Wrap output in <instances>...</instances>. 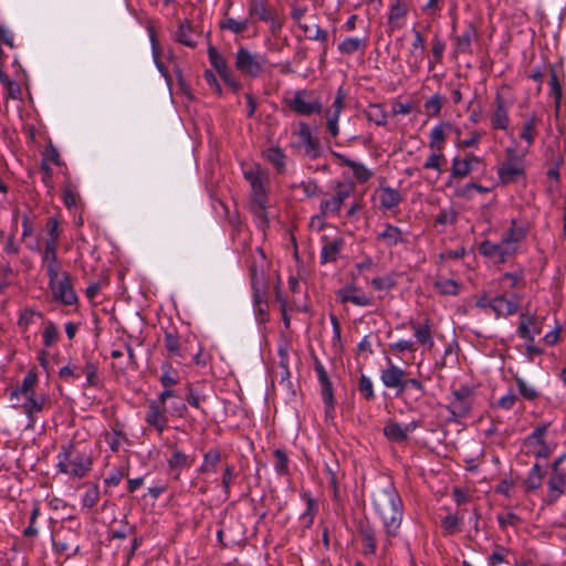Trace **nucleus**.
<instances>
[{
    "mask_svg": "<svg viewBox=\"0 0 566 566\" xmlns=\"http://www.w3.org/2000/svg\"><path fill=\"white\" fill-rule=\"evenodd\" d=\"M433 286L441 295L455 296L460 292V284L457 281L443 276H439Z\"/></svg>",
    "mask_w": 566,
    "mask_h": 566,
    "instance_id": "42",
    "label": "nucleus"
},
{
    "mask_svg": "<svg viewBox=\"0 0 566 566\" xmlns=\"http://www.w3.org/2000/svg\"><path fill=\"white\" fill-rule=\"evenodd\" d=\"M476 28L471 22H469L463 29L462 33L453 38L454 52L457 54L470 53L472 41L476 39Z\"/></svg>",
    "mask_w": 566,
    "mask_h": 566,
    "instance_id": "24",
    "label": "nucleus"
},
{
    "mask_svg": "<svg viewBox=\"0 0 566 566\" xmlns=\"http://www.w3.org/2000/svg\"><path fill=\"white\" fill-rule=\"evenodd\" d=\"M358 391L363 398L366 400H373L375 398L374 387L371 380L361 375L358 381Z\"/></svg>",
    "mask_w": 566,
    "mask_h": 566,
    "instance_id": "60",
    "label": "nucleus"
},
{
    "mask_svg": "<svg viewBox=\"0 0 566 566\" xmlns=\"http://www.w3.org/2000/svg\"><path fill=\"white\" fill-rule=\"evenodd\" d=\"M406 375L400 367L388 359V367L381 370L380 378L387 388H394L397 390V395H400Z\"/></svg>",
    "mask_w": 566,
    "mask_h": 566,
    "instance_id": "19",
    "label": "nucleus"
},
{
    "mask_svg": "<svg viewBox=\"0 0 566 566\" xmlns=\"http://www.w3.org/2000/svg\"><path fill=\"white\" fill-rule=\"evenodd\" d=\"M442 105L443 97L439 94H434L424 102L423 107L429 117H436L440 114Z\"/></svg>",
    "mask_w": 566,
    "mask_h": 566,
    "instance_id": "54",
    "label": "nucleus"
},
{
    "mask_svg": "<svg viewBox=\"0 0 566 566\" xmlns=\"http://www.w3.org/2000/svg\"><path fill=\"white\" fill-rule=\"evenodd\" d=\"M219 25L222 30H228L233 34H241L248 30L249 20H235L232 17L226 15Z\"/></svg>",
    "mask_w": 566,
    "mask_h": 566,
    "instance_id": "45",
    "label": "nucleus"
},
{
    "mask_svg": "<svg viewBox=\"0 0 566 566\" xmlns=\"http://www.w3.org/2000/svg\"><path fill=\"white\" fill-rule=\"evenodd\" d=\"M481 159L474 155H470L467 158L454 157L452 159L450 178H465L468 177L473 166L472 164H480Z\"/></svg>",
    "mask_w": 566,
    "mask_h": 566,
    "instance_id": "25",
    "label": "nucleus"
},
{
    "mask_svg": "<svg viewBox=\"0 0 566 566\" xmlns=\"http://www.w3.org/2000/svg\"><path fill=\"white\" fill-rule=\"evenodd\" d=\"M275 377H279V384L286 388L292 389L291 374L289 370L287 356H281V360L277 366V370L274 371Z\"/></svg>",
    "mask_w": 566,
    "mask_h": 566,
    "instance_id": "47",
    "label": "nucleus"
},
{
    "mask_svg": "<svg viewBox=\"0 0 566 566\" xmlns=\"http://www.w3.org/2000/svg\"><path fill=\"white\" fill-rule=\"evenodd\" d=\"M547 502L555 503L566 490V472L565 471H551L547 481Z\"/></svg>",
    "mask_w": 566,
    "mask_h": 566,
    "instance_id": "22",
    "label": "nucleus"
},
{
    "mask_svg": "<svg viewBox=\"0 0 566 566\" xmlns=\"http://www.w3.org/2000/svg\"><path fill=\"white\" fill-rule=\"evenodd\" d=\"M208 57L211 65L217 70L218 73H224L226 67H228L227 61L221 55L216 48L209 46L208 49Z\"/></svg>",
    "mask_w": 566,
    "mask_h": 566,
    "instance_id": "55",
    "label": "nucleus"
},
{
    "mask_svg": "<svg viewBox=\"0 0 566 566\" xmlns=\"http://www.w3.org/2000/svg\"><path fill=\"white\" fill-rule=\"evenodd\" d=\"M365 116L377 126L384 127L388 123V114L380 104H369L365 111Z\"/></svg>",
    "mask_w": 566,
    "mask_h": 566,
    "instance_id": "41",
    "label": "nucleus"
},
{
    "mask_svg": "<svg viewBox=\"0 0 566 566\" xmlns=\"http://www.w3.org/2000/svg\"><path fill=\"white\" fill-rule=\"evenodd\" d=\"M359 536L361 539V553L364 556H376L377 552V532L375 527L368 522H360L358 526Z\"/></svg>",
    "mask_w": 566,
    "mask_h": 566,
    "instance_id": "16",
    "label": "nucleus"
},
{
    "mask_svg": "<svg viewBox=\"0 0 566 566\" xmlns=\"http://www.w3.org/2000/svg\"><path fill=\"white\" fill-rule=\"evenodd\" d=\"M450 126V123H440L431 129L429 142V146L431 148H437L438 150H441L442 145L447 138L446 128H449Z\"/></svg>",
    "mask_w": 566,
    "mask_h": 566,
    "instance_id": "44",
    "label": "nucleus"
},
{
    "mask_svg": "<svg viewBox=\"0 0 566 566\" xmlns=\"http://www.w3.org/2000/svg\"><path fill=\"white\" fill-rule=\"evenodd\" d=\"M548 427L549 423H542L524 439L523 450L527 455L546 459L553 453L554 448L545 442Z\"/></svg>",
    "mask_w": 566,
    "mask_h": 566,
    "instance_id": "8",
    "label": "nucleus"
},
{
    "mask_svg": "<svg viewBox=\"0 0 566 566\" xmlns=\"http://www.w3.org/2000/svg\"><path fill=\"white\" fill-rule=\"evenodd\" d=\"M43 316L40 312L33 310V308H23L21 312H20V316H19V319H18V325L19 327L24 331V332H28L30 331L33 326H36L39 325L40 323H43Z\"/></svg>",
    "mask_w": 566,
    "mask_h": 566,
    "instance_id": "36",
    "label": "nucleus"
},
{
    "mask_svg": "<svg viewBox=\"0 0 566 566\" xmlns=\"http://www.w3.org/2000/svg\"><path fill=\"white\" fill-rule=\"evenodd\" d=\"M180 381L179 371L169 361H164L160 366L159 382L163 389L175 387Z\"/></svg>",
    "mask_w": 566,
    "mask_h": 566,
    "instance_id": "35",
    "label": "nucleus"
},
{
    "mask_svg": "<svg viewBox=\"0 0 566 566\" xmlns=\"http://www.w3.org/2000/svg\"><path fill=\"white\" fill-rule=\"evenodd\" d=\"M38 382V374L34 370H29L24 376L22 382L17 387V389L12 390L10 395V399H19L20 396H33L34 395V386Z\"/></svg>",
    "mask_w": 566,
    "mask_h": 566,
    "instance_id": "30",
    "label": "nucleus"
},
{
    "mask_svg": "<svg viewBox=\"0 0 566 566\" xmlns=\"http://www.w3.org/2000/svg\"><path fill=\"white\" fill-rule=\"evenodd\" d=\"M367 45V36H347L338 43L337 50L342 55H352L357 52L364 53Z\"/></svg>",
    "mask_w": 566,
    "mask_h": 566,
    "instance_id": "27",
    "label": "nucleus"
},
{
    "mask_svg": "<svg viewBox=\"0 0 566 566\" xmlns=\"http://www.w3.org/2000/svg\"><path fill=\"white\" fill-rule=\"evenodd\" d=\"M413 41L411 43V48L406 57V63L411 72H418L421 67L426 42L424 38L419 30L412 28Z\"/></svg>",
    "mask_w": 566,
    "mask_h": 566,
    "instance_id": "14",
    "label": "nucleus"
},
{
    "mask_svg": "<svg viewBox=\"0 0 566 566\" xmlns=\"http://www.w3.org/2000/svg\"><path fill=\"white\" fill-rule=\"evenodd\" d=\"M235 476V467L233 464H226L221 476V486L226 497H229L230 495L231 484Z\"/></svg>",
    "mask_w": 566,
    "mask_h": 566,
    "instance_id": "53",
    "label": "nucleus"
},
{
    "mask_svg": "<svg viewBox=\"0 0 566 566\" xmlns=\"http://www.w3.org/2000/svg\"><path fill=\"white\" fill-rule=\"evenodd\" d=\"M337 296L342 303L350 302L357 306H368L371 298L364 293H357L355 287H344L337 291Z\"/></svg>",
    "mask_w": 566,
    "mask_h": 566,
    "instance_id": "31",
    "label": "nucleus"
},
{
    "mask_svg": "<svg viewBox=\"0 0 566 566\" xmlns=\"http://www.w3.org/2000/svg\"><path fill=\"white\" fill-rule=\"evenodd\" d=\"M164 342H165V347L169 353L187 350V348L180 342L179 337L171 332H166Z\"/></svg>",
    "mask_w": 566,
    "mask_h": 566,
    "instance_id": "59",
    "label": "nucleus"
},
{
    "mask_svg": "<svg viewBox=\"0 0 566 566\" xmlns=\"http://www.w3.org/2000/svg\"><path fill=\"white\" fill-rule=\"evenodd\" d=\"M251 285L253 291V303L255 305H262L266 303L264 300L263 290V272L258 273L254 266L251 268Z\"/></svg>",
    "mask_w": 566,
    "mask_h": 566,
    "instance_id": "40",
    "label": "nucleus"
},
{
    "mask_svg": "<svg viewBox=\"0 0 566 566\" xmlns=\"http://www.w3.org/2000/svg\"><path fill=\"white\" fill-rule=\"evenodd\" d=\"M446 50V44L439 39H434L431 49L432 60L429 61V70L432 71L434 69L436 63H440L443 56V52Z\"/></svg>",
    "mask_w": 566,
    "mask_h": 566,
    "instance_id": "58",
    "label": "nucleus"
},
{
    "mask_svg": "<svg viewBox=\"0 0 566 566\" xmlns=\"http://www.w3.org/2000/svg\"><path fill=\"white\" fill-rule=\"evenodd\" d=\"M145 421L159 433L164 432L169 422L168 415L184 417L187 405L179 390L174 387L163 389L156 399L147 403Z\"/></svg>",
    "mask_w": 566,
    "mask_h": 566,
    "instance_id": "2",
    "label": "nucleus"
},
{
    "mask_svg": "<svg viewBox=\"0 0 566 566\" xmlns=\"http://www.w3.org/2000/svg\"><path fill=\"white\" fill-rule=\"evenodd\" d=\"M385 437L392 442H403L408 439V434L401 424L395 421H389L384 427Z\"/></svg>",
    "mask_w": 566,
    "mask_h": 566,
    "instance_id": "43",
    "label": "nucleus"
},
{
    "mask_svg": "<svg viewBox=\"0 0 566 566\" xmlns=\"http://www.w3.org/2000/svg\"><path fill=\"white\" fill-rule=\"evenodd\" d=\"M517 332L527 342H533L541 334V321L535 314L521 313Z\"/></svg>",
    "mask_w": 566,
    "mask_h": 566,
    "instance_id": "18",
    "label": "nucleus"
},
{
    "mask_svg": "<svg viewBox=\"0 0 566 566\" xmlns=\"http://www.w3.org/2000/svg\"><path fill=\"white\" fill-rule=\"evenodd\" d=\"M42 265L46 270L48 276H54L61 272V263L57 259V244L53 241H46L42 252Z\"/></svg>",
    "mask_w": 566,
    "mask_h": 566,
    "instance_id": "23",
    "label": "nucleus"
},
{
    "mask_svg": "<svg viewBox=\"0 0 566 566\" xmlns=\"http://www.w3.org/2000/svg\"><path fill=\"white\" fill-rule=\"evenodd\" d=\"M479 252L499 263L505 262L513 255V249L504 245L502 240L499 243L489 240L483 241L479 247Z\"/></svg>",
    "mask_w": 566,
    "mask_h": 566,
    "instance_id": "15",
    "label": "nucleus"
},
{
    "mask_svg": "<svg viewBox=\"0 0 566 566\" xmlns=\"http://www.w3.org/2000/svg\"><path fill=\"white\" fill-rule=\"evenodd\" d=\"M263 156L279 174L285 171L286 156L280 146L273 145L268 147L263 150Z\"/></svg>",
    "mask_w": 566,
    "mask_h": 566,
    "instance_id": "29",
    "label": "nucleus"
},
{
    "mask_svg": "<svg viewBox=\"0 0 566 566\" xmlns=\"http://www.w3.org/2000/svg\"><path fill=\"white\" fill-rule=\"evenodd\" d=\"M44 328L42 332V344L49 348L60 338V329L52 321H44Z\"/></svg>",
    "mask_w": 566,
    "mask_h": 566,
    "instance_id": "46",
    "label": "nucleus"
},
{
    "mask_svg": "<svg viewBox=\"0 0 566 566\" xmlns=\"http://www.w3.org/2000/svg\"><path fill=\"white\" fill-rule=\"evenodd\" d=\"M407 13V8L405 4L397 2L390 8V12L388 14V24L395 30L401 28V20L405 18Z\"/></svg>",
    "mask_w": 566,
    "mask_h": 566,
    "instance_id": "48",
    "label": "nucleus"
},
{
    "mask_svg": "<svg viewBox=\"0 0 566 566\" xmlns=\"http://www.w3.org/2000/svg\"><path fill=\"white\" fill-rule=\"evenodd\" d=\"M506 155L507 159L499 167L497 175L502 182L510 184L524 174V168L514 148H507Z\"/></svg>",
    "mask_w": 566,
    "mask_h": 566,
    "instance_id": "11",
    "label": "nucleus"
},
{
    "mask_svg": "<svg viewBox=\"0 0 566 566\" xmlns=\"http://www.w3.org/2000/svg\"><path fill=\"white\" fill-rule=\"evenodd\" d=\"M494 111L491 114V127L495 130H506L510 126V107L511 103H509L504 96L497 92L495 94L494 99Z\"/></svg>",
    "mask_w": 566,
    "mask_h": 566,
    "instance_id": "13",
    "label": "nucleus"
},
{
    "mask_svg": "<svg viewBox=\"0 0 566 566\" xmlns=\"http://www.w3.org/2000/svg\"><path fill=\"white\" fill-rule=\"evenodd\" d=\"M516 385L518 388L520 394L527 400H534L537 398L538 392L537 390L528 385L526 381H524L522 378H516Z\"/></svg>",
    "mask_w": 566,
    "mask_h": 566,
    "instance_id": "63",
    "label": "nucleus"
},
{
    "mask_svg": "<svg viewBox=\"0 0 566 566\" xmlns=\"http://www.w3.org/2000/svg\"><path fill=\"white\" fill-rule=\"evenodd\" d=\"M268 208L269 202H249V209L254 217L255 224L262 231L270 224Z\"/></svg>",
    "mask_w": 566,
    "mask_h": 566,
    "instance_id": "37",
    "label": "nucleus"
},
{
    "mask_svg": "<svg viewBox=\"0 0 566 566\" xmlns=\"http://www.w3.org/2000/svg\"><path fill=\"white\" fill-rule=\"evenodd\" d=\"M527 227L511 220V227L502 234L501 240L504 245L513 249V254L517 251L518 244L526 238Z\"/></svg>",
    "mask_w": 566,
    "mask_h": 566,
    "instance_id": "21",
    "label": "nucleus"
},
{
    "mask_svg": "<svg viewBox=\"0 0 566 566\" xmlns=\"http://www.w3.org/2000/svg\"><path fill=\"white\" fill-rule=\"evenodd\" d=\"M371 500L375 512L382 523L385 532L382 551L386 552L391 545V539L399 534L403 517V503L392 483L376 490Z\"/></svg>",
    "mask_w": 566,
    "mask_h": 566,
    "instance_id": "1",
    "label": "nucleus"
},
{
    "mask_svg": "<svg viewBox=\"0 0 566 566\" xmlns=\"http://www.w3.org/2000/svg\"><path fill=\"white\" fill-rule=\"evenodd\" d=\"M376 239L382 241L387 247H394L403 242V234L400 228L386 223L385 229L377 233Z\"/></svg>",
    "mask_w": 566,
    "mask_h": 566,
    "instance_id": "33",
    "label": "nucleus"
},
{
    "mask_svg": "<svg viewBox=\"0 0 566 566\" xmlns=\"http://www.w3.org/2000/svg\"><path fill=\"white\" fill-rule=\"evenodd\" d=\"M314 369L321 386V396L324 403L325 415L332 417L335 409L333 385L322 361L315 356Z\"/></svg>",
    "mask_w": 566,
    "mask_h": 566,
    "instance_id": "9",
    "label": "nucleus"
},
{
    "mask_svg": "<svg viewBox=\"0 0 566 566\" xmlns=\"http://www.w3.org/2000/svg\"><path fill=\"white\" fill-rule=\"evenodd\" d=\"M148 34H149V40H150V44H151V53H153L154 62H155L158 71L160 72V74L165 77L167 83H169L170 75H169L167 67L159 60L160 46H159V43L157 40L156 32L153 27L148 28Z\"/></svg>",
    "mask_w": 566,
    "mask_h": 566,
    "instance_id": "39",
    "label": "nucleus"
},
{
    "mask_svg": "<svg viewBox=\"0 0 566 566\" xmlns=\"http://www.w3.org/2000/svg\"><path fill=\"white\" fill-rule=\"evenodd\" d=\"M45 401L46 398L43 395L38 397H35V395L24 397V402L21 407L29 419L30 427L35 422V415L43 410Z\"/></svg>",
    "mask_w": 566,
    "mask_h": 566,
    "instance_id": "28",
    "label": "nucleus"
},
{
    "mask_svg": "<svg viewBox=\"0 0 566 566\" xmlns=\"http://www.w3.org/2000/svg\"><path fill=\"white\" fill-rule=\"evenodd\" d=\"M99 501V488L97 484L90 486L83 495L82 505L87 509L94 507Z\"/></svg>",
    "mask_w": 566,
    "mask_h": 566,
    "instance_id": "57",
    "label": "nucleus"
},
{
    "mask_svg": "<svg viewBox=\"0 0 566 566\" xmlns=\"http://www.w3.org/2000/svg\"><path fill=\"white\" fill-rule=\"evenodd\" d=\"M49 287L52 292L53 300L64 305H75L78 301L73 289L71 275L62 272L49 277Z\"/></svg>",
    "mask_w": 566,
    "mask_h": 566,
    "instance_id": "7",
    "label": "nucleus"
},
{
    "mask_svg": "<svg viewBox=\"0 0 566 566\" xmlns=\"http://www.w3.org/2000/svg\"><path fill=\"white\" fill-rule=\"evenodd\" d=\"M176 40L188 46V48H195L196 46V41L193 39V35H192V30L190 28V25L186 22H180L179 25H178V30L176 32Z\"/></svg>",
    "mask_w": 566,
    "mask_h": 566,
    "instance_id": "49",
    "label": "nucleus"
},
{
    "mask_svg": "<svg viewBox=\"0 0 566 566\" xmlns=\"http://www.w3.org/2000/svg\"><path fill=\"white\" fill-rule=\"evenodd\" d=\"M352 187L338 184L336 192L328 199L319 202V211L327 217L336 216L340 211L344 201L352 195Z\"/></svg>",
    "mask_w": 566,
    "mask_h": 566,
    "instance_id": "12",
    "label": "nucleus"
},
{
    "mask_svg": "<svg viewBox=\"0 0 566 566\" xmlns=\"http://www.w3.org/2000/svg\"><path fill=\"white\" fill-rule=\"evenodd\" d=\"M378 200L381 208L390 210L401 202V196L397 189L391 187H381L378 190Z\"/></svg>",
    "mask_w": 566,
    "mask_h": 566,
    "instance_id": "34",
    "label": "nucleus"
},
{
    "mask_svg": "<svg viewBox=\"0 0 566 566\" xmlns=\"http://www.w3.org/2000/svg\"><path fill=\"white\" fill-rule=\"evenodd\" d=\"M93 460L90 454L78 452L73 444L63 446L57 454L59 472L82 479L92 469Z\"/></svg>",
    "mask_w": 566,
    "mask_h": 566,
    "instance_id": "3",
    "label": "nucleus"
},
{
    "mask_svg": "<svg viewBox=\"0 0 566 566\" xmlns=\"http://www.w3.org/2000/svg\"><path fill=\"white\" fill-rule=\"evenodd\" d=\"M353 175L359 182H365L369 180L373 176V171L367 168L364 164L354 161L350 166Z\"/></svg>",
    "mask_w": 566,
    "mask_h": 566,
    "instance_id": "62",
    "label": "nucleus"
},
{
    "mask_svg": "<svg viewBox=\"0 0 566 566\" xmlns=\"http://www.w3.org/2000/svg\"><path fill=\"white\" fill-rule=\"evenodd\" d=\"M243 177L250 185V202H269L266 171L259 165H250L243 168Z\"/></svg>",
    "mask_w": 566,
    "mask_h": 566,
    "instance_id": "6",
    "label": "nucleus"
},
{
    "mask_svg": "<svg viewBox=\"0 0 566 566\" xmlns=\"http://www.w3.org/2000/svg\"><path fill=\"white\" fill-rule=\"evenodd\" d=\"M235 69L243 75L256 78L261 76L268 65V56L262 53L251 52L240 46L235 52Z\"/></svg>",
    "mask_w": 566,
    "mask_h": 566,
    "instance_id": "4",
    "label": "nucleus"
},
{
    "mask_svg": "<svg viewBox=\"0 0 566 566\" xmlns=\"http://www.w3.org/2000/svg\"><path fill=\"white\" fill-rule=\"evenodd\" d=\"M507 549L503 546H496L495 551L488 557L489 566H497L509 562L506 560Z\"/></svg>",
    "mask_w": 566,
    "mask_h": 566,
    "instance_id": "64",
    "label": "nucleus"
},
{
    "mask_svg": "<svg viewBox=\"0 0 566 566\" xmlns=\"http://www.w3.org/2000/svg\"><path fill=\"white\" fill-rule=\"evenodd\" d=\"M274 457V470L279 475H289V457L282 449H275L273 451Z\"/></svg>",
    "mask_w": 566,
    "mask_h": 566,
    "instance_id": "51",
    "label": "nucleus"
},
{
    "mask_svg": "<svg viewBox=\"0 0 566 566\" xmlns=\"http://www.w3.org/2000/svg\"><path fill=\"white\" fill-rule=\"evenodd\" d=\"M290 108L298 115L319 114L322 112V103L318 98L312 97L311 93L304 90L296 91L289 101Z\"/></svg>",
    "mask_w": 566,
    "mask_h": 566,
    "instance_id": "10",
    "label": "nucleus"
},
{
    "mask_svg": "<svg viewBox=\"0 0 566 566\" xmlns=\"http://www.w3.org/2000/svg\"><path fill=\"white\" fill-rule=\"evenodd\" d=\"M536 124H537V118L534 115H532L530 118H527L523 124L522 132H521L520 136L528 145H532L534 142L535 134H536V129H535Z\"/></svg>",
    "mask_w": 566,
    "mask_h": 566,
    "instance_id": "52",
    "label": "nucleus"
},
{
    "mask_svg": "<svg viewBox=\"0 0 566 566\" xmlns=\"http://www.w3.org/2000/svg\"><path fill=\"white\" fill-rule=\"evenodd\" d=\"M129 465L127 463L115 467L111 470L108 476L104 480L107 486H117L120 481L128 475Z\"/></svg>",
    "mask_w": 566,
    "mask_h": 566,
    "instance_id": "50",
    "label": "nucleus"
},
{
    "mask_svg": "<svg viewBox=\"0 0 566 566\" xmlns=\"http://www.w3.org/2000/svg\"><path fill=\"white\" fill-rule=\"evenodd\" d=\"M321 263H335L345 245L344 238L336 237L329 239L327 235L322 237Z\"/></svg>",
    "mask_w": 566,
    "mask_h": 566,
    "instance_id": "17",
    "label": "nucleus"
},
{
    "mask_svg": "<svg viewBox=\"0 0 566 566\" xmlns=\"http://www.w3.org/2000/svg\"><path fill=\"white\" fill-rule=\"evenodd\" d=\"M458 212L453 208L441 209L436 216L434 222L442 227H448L457 221Z\"/></svg>",
    "mask_w": 566,
    "mask_h": 566,
    "instance_id": "56",
    "label": "nucleus"
},
{
    "mask_svg": "<svg viewBox=\"0 0 566 566\" xmlns=\"http://www.w3.org/2000/svg\"><path fill=\"white\" fill-rule=\"evenodd\" d=\"M40 515V506L39 504H34L31 511L29 525L24 528L23 535L28 538H33L38 536L39 531L34 527V524Z\"/></svg>",
    "mask_w": 566,
    "mask_h": 566,
    "instance_id": "61",
    "label": "nucleus"
},
{
    "mask_svg": "<svg viewBox=\"0 0 566 566\" xmlns=\"http://www.w3.org/2000/svg\"><path fill=\"white\" fill-rule=\"evenodd\" d=\"M474 400L475 388L462 385L458 389L452 390L447 409L453 419H463L470 415Z\"/></svg>",
    "mask_w": 566,
    "mask_h": 566,
    "instance_id": "5",
    "label": "nucleus"
},
{
    "mask_svg": "<svg viewBox=\"0 0 566 566\" xmlns=\"http://www.w3.org/2000/svg\"><path fill=\"white\" fill-rule=\"evenodd\" d=\"M274 11L276 10L269 8L265 0H250L249 2L248 12L253 20L265 22Z\"/></svg>",
    "mask_w": 566,
    "mask_h": 566,
    "instance_id": "32",
    "label": "nucleus"
},
{
    "mask_svg": "<svg viewBox=\"0 0 566 566\" xmlns=\"http://www.w3.org/2000/svg\"><path fill=\"white\" fill-rule=\"evenodd\" d=\"M171 454L167 458V467L170 473L175 474L177 479L181 471L192 465L193 459L178 449L176 446H170Z\"/></svg>",
    "mask_w": 566,
    "mask_h": 566,
    "instance_id": "20",
    "label": "nucleus"
},
{
    "mask_svg": "<svg viewBox=\"0 0 566 566\" xmlns=\"http://www.w3.org/2000/svg\"><path fill=\"white\" fill-rule=\"evenodd\" d=\"M221 461V453L219 449H209L203 453L202 463L198 468V472L202 474H210L217 472V467Z\"/></svg>",
    "mask_w": 566,
    "mask_h": 566,
    "instance_id": "38",
    "label": "nucleus"
},
{
    "mask_svg": "<svg viewBox=\"0 0 566 566\" xmlns=\"http://www.w3.org/2000/svg\"><path fill=\"white\" fill-rule=\"evenodd\" d=\"M518 310V300L515 295L512 298H506L504 295H499L492 298V312L495 316H510Z\"/></svg>",
    "mask_w": 566,
    "mask_h": 566,
    "instance_id": "26",
    "label": "nucleus"
}]
</instances>
